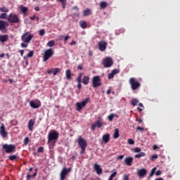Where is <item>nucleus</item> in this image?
Returning a JSON list of instances; mask_svg holds the SVG:
<instances>
[{"mask_svg": "<svg viewBox=\"0 0 180 180\" xmlns=\"http://www.w3.org/2000/svg\"><path fill=\"white\" fill-rule=\"evenodd\" d=\"M78 146L80 147L82 150L80 151V154H84L85 150H86V146H88V143L86 141L82 138V136H79L77 139Z\"/></svg>", "mask_w": 180, "mask_h": 180, "instance_id": "1", "label": "nucleus"}, {"mask_svg": "<svg viewBox=\"0 0 180 180\" xmlns=\"http://www.w3.org/2000/svg\"><path fill=\"white\" fill-rule=\"evenodd\" d=\"M3 150H5L7 154H12L13 153H16V146L13 144L8 145L4 143L2 145Z\"/></svg>", "mask_w": 180, "mask_h": 180, "instance_id": "2", "label": "nucleus"}, {"mask_svg": "<svg viewBox=\"0 0 180 180\" xmlns=\"http://www.w3.org/2000/svg\"><path fill=\"white\" fill-rule=\"evenodd\" d=\"M129 85H131V89H132V91H137V89L140 88L141 84L139 82V81L136 79V78L131 77L129 80Z\"/></svg>", "mask_w": 180, "mask_h": 180, "instance_id": "3", "label": "nucleus"}, {"mask_svg": "<svg viewBox=\"0 0 180 180\" xmlns=\"http://www.w3.org/2000/svg\"><path fill=\"white\" fill-rule=\"evenodd\" d=\"M33 37H34L33 34H29V32H25L21 36V40L24 43H30Z\"/></svg>", "mask_w": 180, "mask_h": 180, "instance_id": "4", "label": "nucleus"}, {"mask_svg": "<svg viewBox=\"0 0 180 180\" xmlns=\"http://www.w3.org/2000/svg\"><path fill=\"white\" fill-rule=\"evenodd\" d=\"M89 98H86L83 101L79 102V103H76V110H77V112H79V110H82V109H84V108H85V106H86V103H88V102H89Z\"/></svg>", "mask_w": 180, "mask_h": 180, "instance_id": "5", "label": "nucleus"}, {"mask_svg": "<svg viewBox=\"0 0 180 180\" xmlns=\"http://www.w3.org/2000/svg\"><path fill=\"white\" fill-rule=\"evenodd\" d=\"M103 65L104 68H109L113 65V59L110 57H106L103 60Z\"/></svg>", "mask_w": 180, "mask_h": 180, "instance_id": "6", "label": "nucleus"}, {"mask_svg": "<svg viewBox=\"0 0 180 180\" xmlns=\"http://www.w3.org/2000/svg\"><path fill=\"white\" fill-rule=\"evenodd\" d=\"M58 136L59 134L57 132V131H53L52 132H50L48 135V143H50V141L58 140Z\"/></svg>", "mask_w": 180, "mask_h": 180, "instance_id": "7", "label": "nucleus"}, {"mask_svg": "<svg viewBox=\"0 0 180 180\" xmlns=\"http://www.w3.org/2000/svg\"><path fill=\"white\" fill-rule=\"evenodd\" d=\"M7 20L9 23H19L20 20L16 14L10 13Z\"/></svg>", "mask_w": 180, "mask_h": 180, "instance_id": "8", "label": "nucleus"}, {"mask_svg": "<svg viewBox=\"0 0 180 180\" xmlns=\"http://www.w3.org/2000/svg\"><path fill=\"white\" fill-rule=\"evenodd\" d=\"M54 54V51L51 49H49L46 51H44V54L43 56V61L46 62L49 60V58H51V57H53V55Z\"/></svg>", "mask_w": 180, "mask_h": 180, "instance_id": "9", "label": "nucleus"}, {"mask_svg": "<svg viewBox=\"0 0 180 180\" xmlns=\"http://www.w3.org/2000/svg\"><path fill=\"white\" fill-rule=\"evenodd\" d=\"M8 26H9V23H8V22L0 20V32L1 33H7L8 29L6 27H8Z\"/></svg>", "mask_w": 180, "mask_h": 180, "instance_id": "10", "label": "nucleus"}, {"mask_svg": "<svg viewBox=\"0 0 180 180\" xmlns=\"http://www.w3.org/2000/svg\"><path fill=\"white\" fill-rule=\"evenodd\" d=\"M92 84L94 88H98L102 85V81L100 76H94L92 79Z\"/></svg>", "mask_w": 180, "mask_h": 180, "instance_id": "11", "label": "nucleus"}, {"mask_svg": "<svg viewBox=\"0 0 180 180\" xmlns=\"http://www.w3.org/2000/svg\"><path fill=\"white\" fill-rule=\"evenodd\" d=\"M30 106H31L32 109H37L41 106V102L39 100L31 101L30 102Z\"/></svg>", "mask_w": 180, "mask_h": 180, "instance_id": "12", "label": "nucleus"}, {"mask_svg": "<svg viewBox=\"0 0 180 180\" xmlns=\"http://www.w3.org/2000/svg\"><path fill=\"white\" fill-rule=\"evenodd\" d=\"M71 172V167L68 169H67L66 167H64L60 172V180H65L67 174H68V172Z\"/></svg>", "mask_w": 180, "mask_h": 180, "instance_id": "13", "label": "nucleus"}, {"mask_svg": "<svg viewBox=\"0 0 180 180\" xmlns=\"http://www.w3.org/2000/svg\"><path fill=\"white\" fill-rule=\"evenodd\" d=\"M0 134L3 139H6V137H8V132L5 130V125L4 124H1Z\"/></svg>", "mask_w": 180, "mask_h": 180, "instance_id": "14", "label": "nucleus"}, {"mask_svg": "<svg viewBox=\"0 0 180 180\" xmlns=\"http://www.w3.org/2000/svg\"><path fill=\"white\" fill-rule=\"evenodd\" d=\"M103 124L102 123V122H101V120H98L97 122H94L91 125L92 131H94L95 130V129H96V127H98V129H101V127H102Z\"/></svg>", "mask_w": 180, "mask_h": 180, "instance_id": "15", "label": "nucleus"}, {"mask_svg": "<svg viewBox=\"0 0 180 180\" xmlns=\"http://www.w3.org/2000/svg\"><path fill=\"white\" fill-rule=\"evenodd\" d=\"M106 46H108V44L105 41L98 42L99 51H105L106 50Z\"/></svg>", "mask_w": 180, "mask_h": 180, "instance_id": "16", "label": "nucleus"}, {"mask_svg": "<svg viewBox=\"0 0 180 180\" xmlns=\"http://www.w3.org/2000/svg\"><path fill=\"white\" fill-rule=\"evenodd\" d=\"M137 174L139 178H144L147 175V170L146 169H141L137 171Z\"/></svg>", "mask_w": 180, "mask_h": 180, "instance_id": "17", "label": "nucleus"}, {"mask_svg": "<svg viewBox=\"0 0 180 180\" xmlns=\"http://www.w3.org/2000/svg\"><path fill=\"white\" fill-rule=\"evenodd\" d=\"M35 122H36V120L34 119H31L29 120L28 129L30 131H33V126H34Z\"/></svg>", "mask_w": 180, "mask_h": 180, "instance_id": "18", "label": "nucleus"}, {"mask_svg": "<svg viewBox=\"0 0 180 180\" xmlns=\"http://www.w3.org/2000/svg\"><path fill=\"white\" fill-rule=\"evenodd\" d=\"M9 40V35L8 34H0V41L1 43H6Z\"/></svg>", "mask_w": 180, "mask_h": 180, "instance_id": "19", "label": "nucleus"}, {"mask_svg": "<svg viewBox=\"0 0 180 180\" xmlns=\"http://www.w3.org/2000/svg\"><path fill=\"white\" fill-rule=\"evenodd\" d=\"M124 162L128 167H131V165H133V158L131 157H128L124 160Z\"/></svg>", "mask_w": 180, "mask_h": 180, "instance_id": "20", "label": "nucleus"}, {"mask_svg": "<svg viewBox=\"0 0 180 180\" xmlns=\"http://www.w3.org/2000/svg\"><path fill=\"white\" fill-rule=\"evenodd\" d=\"M94 169L96 172V174H98V175H101V174H102V168H101V166H99V165L95 164Z\"/></svg>", "mask_w": 180, "mask_h": 180, "instance_id": "21", "label": "nucleus"}, {"mask_svg": "<svg viewBox=\"0 0 180 180\" xmlns=\"http://www.w3.org/2000/svg\"><path fill=\"white\" fill-rule=\"evenodd\" d=\"M109 140H110V135L109 134H105L103 136V141L106 144L109 143Z\"/></svg>", "mask_w": 180, "mask_h": 180, "instance_id": "22", "label": "nucleus"}, {"mask_svg": "<svg viewBox=\"0 0 180 180\" xmlns=\"http://www.w3.org/2000/svg\"><path fill=\"white\" fill-rule=\"evenodd\" d=\"M65 75H66V79H68V81H71V79H72V77H71V75H72L71 70L68 69L65 71Z\"/></svg>", "mask_w": 180, "mask_h": 180, "instance_id": "23", "label": "nucleus"}, {"mask_svg": "<svg viewBox=\"0 0 180 180\" xmlns=\"http://www.w3.org/2000/svg\"><path fill=\"white\" fill-rule=\"evenodd\" d=\"M37 175V169H35V172L32 175L30 173L27 174L26 180H30V178H33Z\"/></svg>", "mask_w": 180, "mask_h": 180, "instance_id": "24", "label": "nucleus"}, {"mask_svg": "<svg viewBox=\"0 0 180 180\" xmlns=\"http://www.w3.org/2000/svg\"><path fill=\"white\" fill-rule=\"evenodd\" d=\"M92 13L91 12V9L86 8V10L83 11V15L84 16H89V15H91Z\"/></svg>", "mask_w": 180, "mask_h": 180, "instance_id": "25", "label": "nucleus"}, {"mask_svg": "<svg viewBox=\"0 0 180 180\" xmlns=\"http://www.w3.org/2000/svg\"><path fill=\"white\" fill-rule=\"evenodd\" d=\"M82 83L84 84V85H88V84H89V77L84 76L82 79Z\"/></svg>", "mask_w": 180, "mask_h": 180, "instance_id": "26", "label": "nucleus"}, {"mask_svg": "<svg viewBox=\"0 0 180 180\" xmlns=\"http://www.w3.org/2000/svg\"><path fill=\"white\" fill-rule=\"evenodd\" d=\"M19 8H20V12H22V13H24V14L26 13V12H27V11H28L27 7H25L23 5L20 6Z\"/></svg>", "mask_w": 180, "mask_h": 180, "instance_id": "27", "label": "nucleus"}, {"mask_svg": "<svg viewBox=\"0 0 180 180\" xmlns=\"http://www.w3.org/2000/svg\"><path fill=\"white\" fill-rule=\"evenodd\" d=\"M108 7V3L106 1H101L100 2V9H105V8Z\"/></svg>", "mask_w": 180, "mask_h": 180, "instance_id": "28", "label": "nucleus"}, {"mask_svg": "<svg viewBox=\"0 0 180 180\" xmlns=\"http://www.w3.org/2000/svg\"><path fill=\"white\" fill-rule=\"evenodd\" d=\"M141 157H146V153L139 152V153L135 155V158H141Z\"/></svg>", "mask_w": 180, "mask_h": 180, "instance_id": "29", "label": "nucleus"}, {"mask_svg": "<svg viewBox=\"0 0 180 180\" xmlns=\"http://www.w3.org/2000/svg\"><path fill=\"white\" fill-rule=\"evenodd\" d=\"M18 155H13L8 157V160H10V161H18Z\"/></svg>", "mask_w": 180, "mask_h": 180, "instance_id": "30", "label": "nucleus"}, {"mask_svg": "<svg viewBox=\"0 0 180 180\" xmlns=\"http://www.w3.org/2000/svg\"><path fill=\"white\" fill-rule=\"evenodd\" d=\"M55 44H56V41L54 40H51L47 43V46L49 47H54Z\"/></svg>", "mask_w": 180, "mask_h": 180, "instance_id": "31", "label": "nucleus"}, {"mask_svg": "<svg viewBox=\"0 0 180 180\" xmlns=\"http://www.w3.org/2000/svg\"><path fill=\"white\" fill-rule=\"evenodd\" d=\"M0 12H4V13H8V12H9V8L6 7H1Z\"/></svg>", "mask_w": 180, "mask_h": 180, "instance_id": "32", "label": "nucleus"}, {"mask_svg": "<svg viewBox=\"0 0 180 180\" xmlns=\"http://www.w3.org/2000/svg\"><path fill=\"white\" fill-rule=\"evenodd\" d=\"M139 103V100H137V98H133L131 101V105H132V106H136V105H137Z\"/></svg>", "mask_w": 180, "mask_h": 180, "instance_id": "33", "label": "nucleus"}, {"mask_svg": "<svg viewBox=\"0 0 180 180\" xmlns=\"http://www.w3.org/2000/svg\"><path fill=\"white\" fill-rule=\"evenodd\" d=\"M82 73H79L78 75V77L77 79V82H78V84H81V82H82Z\"/></svg>", "mask_w": 180, "mask_h": 180, "instance_id": "34", "label": "nucleus"}, {"mask_svg": "<svg viewBox=\"0 0 180 180\" xmlns=\"http://www.w3.org/2000/svg\"><path fill=\"white\" fill-rule=\"evenodd\" d=\"M79 24H80V27H82V29H86V22L80 21Z\"/></svg>", "mask_w": 180, "mask_h": 180, "instance_id": "35", "label": "nucleus"}, {"mask_svg": "<svg viewBox=\"0 0 180 180\" xmlns=\"http://www.w3.org/2000/svg\"><path fill=\"white\" fill-rule=\"evenodd\" d=\"M61 70H60V68H53V75H57V74H58V72H60Z\"/></svg>", "mask_w": 180, "mask_h": 180, "instance_id": "36", "label": "nucleus"}, {"mask_svg": "<svg viewBox=\"0 0 180 180\" xmlns=\"http://www.w3.org/2000/svg\"><path fill=\"white\" fill-rule=\"evenodd\" d=\"M119 136H120V134H119V129H115V133H114V139H119Z\"/></svg>", "mask_w": 180, "mask_h": 180, "instance_id": "37", "label": "nucleus"}, {"mask_svg": "<svg viewBox=\"0 0 180 180\" xmlns=\"http://www.w3.org/2000/svg\"><path fill=\"white\" fill-rule=\"evenodd\" d=\"M117 175V172H114L112 174H110V176H109L108 180H113L115 176H116Z\"/></svg>", "mask_w": 180, "mask_h": 180, "instance_id": "38", "label": "nucleus"}, {"mask_svg": "<svg viewBox=\"0 0 180 180\" xmlns=\"http://www.w3.org/2000/svg\"><path fill=\"white\" fill-rule=\"evenodd\" d=\"M157 169V168L153 167L150 173L149 174V178H151V176H153V175H154V174H155V170Z\"/></svg>", "mask_w": 180, "mask_h": 180, "instance_id": "39", "label": "nucleus"}, {"mask_svg": "<svg viewBox=\"0 0 180 180\" xmlns=\"http://www.w3.org/2000/svg\"><path fill=\"white\" fill-rule=\"evenodd\" d=\"M115 116H116V115L110 114V115L108 116V120H110V122H113V117H115Z\"/></svg>", "mask_w": 180, "mask_h": 180, "instance_id": "40", "label": "nucleus"}, {"mask_svg": "<svg viewBox=\"0 0 180 180\" xmlns=\"http://www.w3.org/2000/svg\"><path fill=\"white\" fill-rule=\"evenodd\" d=\"M46 31L44 29H41L39 31V36H44Z\"/></svg>", "mask_w": 180, "mask_h": 180, "instance_id": "41", "label": "nucleus"}, {"mask_svg": "<svg viewBox=\"0 0 180 180\" xmlns=\"http://www.w3.org/2000/svg\"><path fill=\"white\" fill-rule=\"evenodd\" d=\"M29 144V137H25L24 139V146H27Z\"/></svg>", "mask_w": 180, "mask_h": 180, "instance_id": "42", "label": "nucleus"}, {"mask_svg": "<svg viewBox=\"0 0 180 180\" xmlns=\"http://www.w3.org/2000/svg\"><path fill=\"white\" fill-rule=\"evenodd\" d=\"M157 158H158V155H153L150 157V160H151V161H154V160H157Z\"/></svg>", "mask_w": 180, "mask_h": 180, "instance_id": "43", "label": "nucleus"}, {"mask_svg": "<svg viewBox=\"0 0 180 180\" xmlns=\"http://www.w3.org/2000/svg\"><path fill=\"white\" fill-rule=\"evenodd\" d=\"M34 51H30L29 52V53L27 55V57H28V58L33 57V55H34Z\"/></svg>", "mask_w": 180, "mask_h": 180, "instance_id": "44", "label": "nucleus"}, {"mask_svg": "<svg viewBox=\"0 0 180 180\" xmlns=\"http://www.w3.org/2000/svg\"><path fill=\"white\" fill-rule=\"evenodd\" d=\"M0 19H6V13H3L0 15Z\"/></svg>", "mask_w": 180, "mask_h": 180, "instance_id": "45", "label": "nucleus"}, {"mask_svg": "<svg viewBox=\"0 0 180 180\" xmlns=\"http://www.w3.org/2000/svg\"><path fill=\"white\" fill-rule=\"evenodd\" d=\"M129 176H130L129 174H124L122 177V180H129Z\"/></svg>", "mask_w": 180, "mask_h": 180, "instance_id": "46", "label": "nucleus"}, {"mask_svg": "<svg viewBox=\"0 0 180 180\" xmlns=\"http://www.w3.org/2000/svg\"><path fill=\"white\" fill-rule=\"evenodd\" d=\"M111 73H112L114 75H116V74H119V70L117 69H114Z\"/></svg>", "mask_w": 180, "mask_h": 180, "instance_id": "47", "label": "nucleus"}, {"mask_svg": "<svg viewBox=\"0 0 180 180\" xmlns=\"http://www.w3.org/2000/svg\"><path fill=\"white\" fill-rule=\"evenodd\" d=\"M134 153H141V148H135L134 149Z\"/></svg>", "mask_w": 180, "mask_h": 180, "instance_id": "48", "label": "nucleus"}, {"mask_svg": "<svg viewBox=\"0 0 180 180\" xmlns=\"http://www.w3.org/2000/svg\"><path fill=\"white\" fill-rule=\"evenodd\" d=\"M38 153H43L44 151V147H40L37 150Z\"/></svg>", "mask_w": 180, "mask_h": 180, "instance_id": "49", "label": "nucleus"}, {"mask_svg": "<svg viewBox=\"0 0 180 180\" xmlns=\"http://www.w3.org/2000/svg\"><path fill=\"white\" fill-rule=\"evenodd\" d=\"M115 77V75H113V73H110L108 74V79H112V78H113Z\"/></svg>", "mask_w": 180, "mask_h": 180, "instance_id": "50", "label": "nucleus"}, {"mask_svg": "<svg viewBox=\"0 0 180 180\" xmlns=\"http://www.w3.org/2000/svg\"><path fill=\"white\" fill-rule=\"evenodd\" d=\"M123 158H124V155H120L117 156V160H123Z\"/></svg>", "mask_w": 180, "mask_h": 180, "instance_id": "51", "label": "nucleus"}, {"mask_svg": "<svg viewBox=\"0 0 180 180\" xmlns=\"http://www.w3.org/2000/svg\"><path fill=\"white\" fill-rule=\"evenodd\" d=\"M128 143L131 145L134 144V141L131 139H128Z\"/></svg>", "mask_w": 180, "mask_h": 180, "instance_id": "52", "label": "nucleus"}, {"mask_svg": "<svg viewBox=\"0 0 180 180\" xmlns=\"http://www.w3.org/2000/svg\"><path fill=\"white\" fill-rule=\"evenodd\" d=\"M136 130H139V131H144V128L141 127H137Z\"/></svg>", "mask_w": 180, "mask_h": 180, "instance_id": "53", "label": "nucleus"}, {"mask_svg": "<svg viewBox=\"0 0 180 180\" xmlns=\"http://www.w3.org/2000/svg\"><path fill=\"white\" fill-rule=\"evenodd\" d=\"M155 175H157V176H158L159 175H161L162 172L161 170H158L157 172H155Z\"/></svg>", "mask_w": 180, "mask_h": 180, "instance_id": "54", "label": "nucleus"}, {"mask_svg": "<svg viewBox=\"0 0 180 180\" xmlns=\"http://www.w3.org/2000/svg\"><path fill=\"white\" fill-rule=\"evenodd\" d=\"M71 37H70V35H67L66 37H65L64 39V41H68V39H70Z\"/></svg>", "mask_w": 180, "mask_h": 180, "instance_id": "55", "label": "nucleus"}, {"mask_svg": "<svg viewBox=\"0 0 180 180\" xmlns=\"http://www.w3.org/2000/svg\"><path fill=\"white\" fill-rule=\"evenodd\" d=\"M58 2H61L62 5L64 4H67V0H57Z\"/></svg>", "mask_w": 180, "mask_h": 180, "instance_id": "56", "label": "nucleus"}, {"mask_svg": "<svg viewBox=\"0 0 180 180\" xmlns=\"http://www.w3.org/2000/svg\"><path fill=\"white\" fill-rule=\"evenodd\" d=\"M20 46H21V47H22L23 49L27 47V44H25V43H22V44H20Z\"/></svg>", "mask_w": 180, "mask_h": 180, "instance_id": "57", "label": "nucleus"}, {"mask_svg": "<svg viewBox=\"0 0 180 180\" xmlns=\"http://www.w3.org/2000/svg\"><path fill=\"white\" fill-rule=\"evenodd\" d=\"M75 44H77V41H75V40H72L70 44V46H74Z\"/></svg>", "mask_w": 180, "mask_h": 180, "instance_id": "58", "label": "nucleus"}, {"mask_svg": "<svg viewBox=\"0 0 180 180\" xmlns=\"http://www.w3.org/2000/svg\"><path fill=\"white\" fill-rule=\"evenodd\" d=\"M153 150H160V148H159L158 146H157V145H154V146H153Z\"/></svg>", "mask_w": 180, "mask_h": 180, "instance_id": "59", "label": "nucleus"}, {"mask_svg": "<svg viewBox=\"0 0 180 180\" xmlns=\"http://www.w3.org/2000/svg\"><path fill=\"white\" fill-rule=\"evenodd\" d=\"M19 52H20V54L21 57H23V54H25V51L20 50Z\"/></svg>", "mask_w": 180, "mask_h": 180, "instance_id": "60", "label": "nucleus"}, {"mask_svg": "<svg viewBox=\"0 0 180 180\" xmlns=\"http://www.w3.org/2000/svg\"><path fill=\"white\" fill-rule=\"evenodd\" d=\"M47 74H51V72H53V69H49L48 70H46Z\"/></svg>", "mask_w": 180, "mask_h": 180, "instance_id": "61", "label": "nucleus"}, {"mask_svg": "<svg viewBox=\"0 0 180 180\" xmlns=\"http://www.w3.org/2000/svg\"><path fill=\"white\" fill-rule=\"evenodd\" d=\"M77 88L78 89H81V88H82V84H81V83H78Z\"/></svg>", "mask_w": 180, "mask_h": 180, "instance_id": "62", "label": "nucleus"}, {"mask_svg": "<svg viewBox=\"0 0 180 180\" xmlns=\"http://www.w3.org/2000/svg\"><path fill=\"white\" fill-rule=\"evenodd\" d=\"M34 11H37V12H39V11H40V8L39 6H35Z\"/></svg>", "mask_w": 180, "mask_h": 180, "instance_id": "63", "label": "nucleus"}, {"mask_svg": "<svg viewBox=\"0 0 180 180\" xmlns=\"http://www.w3.org/2000/svg\"><path fill=\"white\" fill-rule=\"evenodd\" d=\"M77 68H78V70H82V65H79L78 66H77Z\"/></svg>", "mask_w": 180, "mask_h": 180, "instance_id": "64", "label": "nucleus"}]
</instances>
